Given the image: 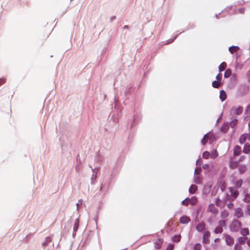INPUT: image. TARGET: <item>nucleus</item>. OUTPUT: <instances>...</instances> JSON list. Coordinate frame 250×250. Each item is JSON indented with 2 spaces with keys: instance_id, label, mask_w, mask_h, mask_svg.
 <instances>
[{
  "instance_id": "f257e3e1",
  "label": "nucleus",
  "mask_w": 250,
  "mask_h": 250,
  "mask_svg": "<svg viewBox=\"0 0 250 250\" xmlns=\"http://www.w3.org/2000/svg\"><path fill=\"white\" fill-rule=\"evenodd\" d=\"M242 227V223L238 220L233 219L229 225V229L231 231L236 232L239 231Z\"/></svg>"
},
{
  "instance_id": "f03ea898",
  "label": "nucleus",
  "mask_w": 250,
  "mask_h": 250,
  "mask_svg": "<svg viewBox=\"0 0 250 250\" xmlns=\"http://www.w3.org/2000/svg\"><path fill=\"white\" fill-rule=\"evenodd\" d=\"M243 111V108L240 105L234 106L230 110V112L233 115H240Z\"/></svg>"
},
{
  "instance_id": "7ed1b4c3",
  "label": "nucleus",
  "mask_w": 250,
  "mask_h": 250,
  "mask_svg": "<svg viewBox=\"0 0 250 250\" xmlns=\"http://www.w3.org/2000/svg\"><path fill=\"white\" fill-rule=\"evenodd\" d=\"M234 215L237 218L243 217L244 215L242 209L240 208H236L234 209Z\"/></svg>"
},
{
  "instance_id": "20e7f679",
  "label": "nucleus",
  "mask_w": 250,
  "mask_h": 250,
  "mask_svg": "<svg viewBox=\"0 0 250 250\" xmlns=\"http://www.w3.org/2000/svg\"><path fill=\"white\" fill-rule=\"evenodd\" d=\"M226 244L228 245L231 246L234 243V239L230 235L227 234H224Z\"/></svg>"
},
{
  "instance_id": "39448f33",
  "label": "nucleus",
  "mask_w": 250,
  "mask_h": 250,
  "mask_svg": "<svg viewBox=\"0 0 250 250\" xmlns=\"http://www.w3.org/2000/svg\"><path fill=\"white\" fill-rule=\"evenodd\" d=\"M207 212H211L212 214H216L218 213V209L216 208H215L214 205L211 204L208 206V208L207 209Z\"/></svg>"
},
{
  "instance_id": "423d86ee",
  "label": "nucleus",
  "mask_w": 250,
  "mask_h": 250,
  "mask_svg": "<svg viewBox=\"0 0 250 250\" xmlns=\"http://www.w3.org/2000/svg\"><path fill=\"white\" fill-rule=\"evenodd\" d=\"M248 169L247 165L241 164L239 165L238 167L239 173L240 174H243L247 171Z\"/></svg>"
},
{
  "instance_id": "0eeeda50",
  "label": "nucleus",
  "mask_w": 250,
  "mask_h": 250,
  "mask_svg": "<svg viewBox=\"0 0 250 250\" xmlns=\"http://www.w3.org/2000/svg\"><path fill=\"white\" fill-rule=\"evenodd\" d=\"M210 235V233L209 231H206L204 233L203 237V242L204 244H208L209 243V238Z\"/></svg>"
},
{
  "instance_id": "6e6552de",
  "label": "nucleus",
  "mask_w": 250,
  "mask_h": 250,
  "mask_svg": "<svg viewBox=\"0 0 250 250\" xmlns=\"http://www.w3.org/2000/svg\"><path fill=\"white\" fill-rule=\"evenodd\" d=\"M243 183V180L242 179H239L234 180L233 181L234 188L238 189L240 188Z\"/></svg>"
},
{
  "instance_id": "1a4fd4ad",
  "label": "nucleus",
  "mask_w": 250,
  "mask_h": 250,
  "mask_svg": "<svg viewBox=\"0 0 250 250\" xmlns=\"http://www.w3.org/2000/svg\"><path fill=\"white\" fill-rule=\"evenodd\" d=\"M206 227V224L204 222H201L199 223L196 226V229L199 232L202 231L204 229H205Z\"/></svg>"
},
{
  "instance_id": "9d476101",
  "label": "nucleus",
  "mask_w": 250,
  "mask_h": 250,
  "mask_svg": "<svg viewBox=\"0 0 250 250\" xmlns=\"http://www.w3.org/2000/svg\"><path fill=\"white\" fill-rule=\"evenodd\" d=\"M164 240L162 239H158L154 242V246L156 249H160L163 243Z\"/></svg>"
},
{
  "instance_id": "9b49d317",
  "label": "nucleus",
  "mask_w": 250,
  "mask_h": 250,
  "mask_svg": "<svg viewBox=\"0 0 250 250\" xmlns=\"http://www.w3.org/2000/svg\"><path fill=\"white\" fill-rule=\"evenodd\" d=\"M229 192L231 193V196L234 198H236L239 192L238 190H234L232 187H230L229 188Z\"/></svg>"
},
{
  "instance_id": "f8f14e48",
  "label": "nucleus",
  "mask_w": 250,
  "mask_h": 250,
  "mask_svg": "<svg viewBox=\"0 0 250 250\" xmlns=\"http://www.w3.org/2000/svg\"><path fill=\"white\" fill-rule=\"evenodd\" d=\"M239 162L231 161L229 162V167L232 169H234L239 167Z\"/></svg>"
},
{
  "instance_id": "ddd939ff",
  "label": "nucleus",
  "mask_w": 250,
  "mask_h": 250,
  "mask_svg": "<svg viewBox=\"0 0 250 250\" xmlns=\"http://www.w3.org/2000/svg\"><path fill=\"white\" fill-rule=\"evenodd\" d=\"M190 221V219L186 215L183 216L180 219V222L182 224H187Z\"/></svg>"
},
{
  "instance_id": "4468645a",
  "label": "nucleus",
  "mask_w": 250,
  "mask_h": 250,
  "mask_svg": "<svg viewBox=\"0 0 250 250\" xmlns=\"http://www.w3.org/2000/svg\"><path fill=\"white\" fill-rule=\"evenodd\" d=\"M240 233L244 236H246L250 234V231L248 228H241L239 230Z\"/></svg>"
},
{
  "instance_id": "2eb2a0df",
  "label": "nucleus",
  "mask_w": 250,
  "mask_h": 250,
  "mask_svg": "<svg viewBox=\"0 0 250 250\" xmlns=\"http://www.w3.org/2000/svg\"><path fill=\"white\" fill-rule=\"evenodd\" d=\"M241 151V148L239 146H236L234 147V150H233V154L234 156H238L240 152Z\"/></svg>"
},
{
  "instance_id": "dca6fc26",
  "label": "nucleus",
  "mask_w": 250,
  "mask_h": 250,
  "mask_svg": "<svg viewBox=\"0 0 250 250\" xmlns=\"http://www.w3.org/2000/svg\"><path fill=\"white\" fill-rule=\"evenodd\" d=\"M248 137V134H242L239 138V143L241 144H244Z\"/></svg>"
},
{
  "instance_id": "f3484780",
  "label": "nucleus",
  "mask_w": 250,
  "mask_h": 250,
  "mask_svg": "<svg viewBox=\"0 0 250 250\" xmlns=\"http://www.w3.org/2000/svg\"><path fill=\"white\" fill-rule=\"evenodd\" d=\"M206 134H208V141L209 144H211L215 139L214 135L212 133L208 132Z\"/></svg>"
},
{
  "instance_id": "a211bd4d",
  "label": "nucleus",
  "mask_w": 250,
  "mask_h": 250,
  "mask_svg": "<svg viewBox=\"0 0 250 250\" xmlns=\"http://www.w3.org/2000/svg\"><path fill=\"white\" fill-rule=\"evenodd\" d=\"M198 189V187L195 185H192L190 186L189 188V192L190 193L193 194L195 193Z\"/></svg>"
},
{
  "instance_id": "6ab92c4d",
  "label": "nucleus",
  "mask_w": 250,
  "mask_h": 250,
  "mask_svg": "<svg viewBox=\"0 0 250 250\" xmlns=\"http://www.w3.org/2000/svg\"><path fill=\"white\" fill-rule=\"evenodd\" d=\"M220 99L222 101H225L227 98V95L224 90H221L220 91Z\"/></svg>"
},
{
  "instance_id": "aec40b11",
  "label": "nucleus",
  "mask_w": 250,
  "mask_h": 250,
  "mask_svg": "<svg viewBox=\"0 0 250 250\" xmlns=\"http://www.w3.org/2000/svg\"><path fill=\"white\" fill-rule=\"evenodd\" d=\"M229 215V213L228 210H224L221 213V217L222 219H225L227 218Z\"/></svg>"
},
{
  "instance_id": "412c9836",
  "label": "nucleus",
  "mask_w": 250,
  "mask_h": 250,
  "mask_svg": "<svg viewBox=\"0 0 250 250\" xmlns=\"http://www.w3.org/2000/svg\"><path fill=\"white\" fill-rule=\"evenodd\" d=\"M243 152L245 153L248 154L250 152V145L246 143L243 148Z\"/></svg>"
},
{
  "instance_id": "4be33fe9",
  "label": "nucleus",
  "mask_w": 250,
  "mask_h": 250,
  "mask_svg": "<svg viewBox=\"0 0 250 250\" xmlns=\"http://www.w3.org/2000/svg\"><path fill=\"white\" fill-rule=\"evenodd\" d=\"M227 67V63L225 62H222L219 66V70L221 72L224 71Z\"/></svg>"
},
{
  "instance_id": "5701e85b",
  "label": "nucleus",
  "mask_w": 250,
  "mask_h": 250,
  "mask_svg": "<svg viewBox=\"0 0 250 250\" xmlns=\"http://www.w3.org/2000/svg\"><path fill=\"white\" fill-rule=\"evenodd\" d=\"M219 186L222 191H224L226 188V185L225 181H221L219 183Z\"/></svg>"
},
{
  "instance_id": "b1692460",
  "label": "nucleus",
  "mask_w": 250,
  "mask_h": 250,
  "mask_svg": "<svg viewBox=\"0 0 250 250\" xmlns=\"http://www.w3.org/2000/svg\"><path fill=\"white\" fill-rule=\"evenodd\" d=\"M229 50L231 54H233L239 50V47L238 46H232L229 47Z\"/></svg>"
},
{
  "instance_id": "393cba45",
  "label": "nucleus",
  "mask_w": 250,
  "mask_h": 250,
  "mask_svg": "<svg viewBox=\"0 0 250 250\" xmlns=\"http://www.w3.org/2000/svg\"><path fill=\"white\" fill-rule=\"evenodd\" d=\"M221 85V82L218 81H214L212 83V86L213 87L218 88Z\"/></svg>"
},
{
  "instance_id": "a878e982",
  "label": "nucleus",
  "mask_w": 250,
  "mask_h": 250,
  "mask_svg": "<svg viewBox=\"0 0 250 250\" xmlns=\"http://www.w3.org/2000/svg\"><path fill=\"white\" fill-rule=\"evenodd\" d=\"M181 238V236L180 234L175 235L172 237V240L173 242L178 243L180 242Z\"/></svg>"
},
{
  "instance_id": "bb28decb",
  "label": "nucleus",
  "mask_w": 250,
  "mask_h": 250,
  "mask_svg": "<svg viewBox=\"0 0 250 250\" xmlns=\"http://www.w3.org/2000/svg\"><path fill=\"white\" fill-rule=\"evenodd\" d=\"M247 239V237H239L238 238V242L240 245H244Z\"/></svg>"
},
{
  "instance_id": "cd10ccee",
  "label": "nucleus",
  "mask_w": 250,
  "mask_h": 250,
  "mask_svg": "<svg viewBox=\"0 0 250 250\" xmlns=\"http://www.w3.org/2000/svg\"><path fill=\"white\" fill-rule=\"evenodd\" d=\"M198 199L196 196H193L190 199V203L192 205H195L197 203Z\"/></svg>"
},
{
  "instance_id": "c85d7f7f",
  "label": "nucleus",
  "mask_w": 250,
  "mask_h": 250,
  "mask_svg": "<svg viewBox=\"0 0 250 250\" xmlns=\"http://www.w3.org/2000/svg\"><path fill=\"white\" fill-rule=\"evenodd\" d=\"M231 75V70L230 68L227 69L224 74V77L226 78H228Z\"/></svg>"
},
{
  "instance_id": "c756f323",
  "label": "nucleus",
  "mask_w": 250,
  "mask_h": 250,
  "mask_svg": "<svg viewBox=\"0 0 250 250\" xmlns=\"http://www.w3.org/2000/svg\"><path fill=\"white\" fill-rule=\"evenodd\" d=\"M194 182L196 184H199L202 182V178L200 177V176L196 175V176L194 177Z\"/></svg>"
},
{
  "instance_id": "7c9ffc66",
  "label": "nucleus",
  "mask_w": 250,
  "mask_h": 250,
  "mask_svg": "<svg viewBox=\"0 0 250 250\" xmlns=\"http://www.w3.org/2000/svg\"><path fill=\"white\" fill-rule=\"evenodd\" d=\"M208 134H206L204 136L203 138L201 140V143L203 145H205L208 141Z\"/></svg>"
},
{
  "instance_id": "2f4dec72",
  "label": "nucleus",
  "mask_w": 250,
  "mask_h": 250,
  "mask_svg": "<svg viewBox=\"0 0 250 250\" xmlns=\"http://www.w3.org/2000/svg\"><path fill=\"white\" fill-rule=\"evenodd\" d=\"M223 232V228L217 226L214 229V233L216 234L221 233Z\"/></svg>"
},
{
  "instance_id": "473e14b6",
  "label": "nucleus",
  "mask_w": 250,
  "mask_h": 250,
  "mask_svg": "<svg viewBox=\"0 0 250 250\" xmlns=\"http://www.w3.org/2000/svg\"><path fill=\"white\" fill-rule=\"evenodd\" d=\"M218 152L216 150H215L211 152V153L210 154V156L211 158L212 159H215L216 157H218Z\"/></svg>"
},
{
  "instance_id": "72a5a7b5",
  "label": "nucleus",
  "mask_w": 250,
  "mask_h": 250,
  "mask_svg": "<svg viewBox=\"0 0 250 250\" xmlns=\"http://www.w3.org/2000/svg\"><path fill=\"white\" fill-rule=\"evenodd\" d=\"M244 201L247 203L250 202V194L247 193L244 198Z\"/></svg>"
},
{
  "instance_id": "f704fd0d",
  "label": "nucleus",
  "mask_w": 250,
  "mask_h": 250,
  "mask_svg": "<svg viewBox=\"0 0 250 250\" xmlns=\"http://www.w3.org/2000/svg\"><path fill=\"white\" fill-rule=\"evenodd\" d=\"M79 227V221L78 219H76L73 225V230L74 231H76Z\"/></svg>"
},
{
  "instance_id": "c9c22d12",
  "label": "nucleus",
  "mask_w": 250,
  "mask_h": 250,
  "mask_svg": "<svg viewBox=\"0 0 250 250\" xmlns=\"http://www.w3.org/2000/svg\"><path fill=\"white\" fill-rule=\"evenodd\" d=\"M226 222L224 219L221 220L219 221V222H218V226L223 228V227L226 226Z\"/></svg>"
},
{
  "instance_id": "e433bc0d",
  "label": "nucleus",
  "mask_w": 250,
  "mask_h": 250,
  "mask_svg": "<svg viewBox=\"0 0 250 250\" xmlns=\"http://www.w3.org/2000/svg\"><path fill=\"white\" fill-rule=\"evenodd\" d=\"M202 246L199 243H196L194 245L193 250H201Z\"/></svg>"
},
{
  "instance_id": "4c0bfd02",
  "label": "nucleus",
  "mask_w": 250,
  "mask_h": 250,
  "mask_svg": "<svg viewBox=\"0 0 250 250\" xmlns=\"http://www.w3.org/2000/svg\"><path fill=\"white\" fill-rule=\"evenodd\" d=\"M189 203H190V199L189 198H186L182 202V204L186 206L188 205Z\"/></svg>"
},
{
  "instance_id": "58836bf2",
  "label": "nucleus",
  "mask_w": 250,
  "mask_h": 250,
  "mask_svg": "<svg viewBox=\"0 0 250 250\" xmlns=\"http://www.w3.org/2000/svg\"><path fill=\"white\" fill-rule=\"evenodd\" d=\"M237 122H238V120L237 119L233 120L229 123L230 126L231 127H234L237 124Z\"/></svg>"
},
{
  "instance_id": "ea45409f",
  "label": "nucleus",
  "mask_w": 250,
  "mask_h": 250,
  "mask_svg": "<svg viewBox=\"0 0 250 250\" xmlns=\"http://www.w3.org/2000/svg\"><path fill=\"white\" fill-rule=\"evenodd\" d=\"M210 156L209 152L206 151L203 153L202 156L204 159H208Z\"/></svg>"
},
{
  "instance_id": "a19ab883",
  "label": "nucleus",
  "mask_w": 250,
  "mask_h": 250,
  "mask_svg": "<svg viewBox=\"0 0 250 250\" xmlns=\"http://www.w3.org/2000/svg\"><path fill=\"white\" fill-rule=\"evenodd\" d=\"M201 172V168L200 167H196L194 170V174L195 175H198Z\"/></svg>"
},
{
  "instance_id": "79ce46f5",
  "label": "nucleus",
  "mask_w": 250,
  "mask_h": 250,
  "mask_svg": "<svg viewBox=\"0 0 250 250\" xmlns=\"http://www.w3.org/2000/svg\"><path fill=\"white\" fill-rule=\"evenodd\" d=\"M222 78V74L221 72H220L219 74H218L216 77V79L217 81H218L219 82H221Z\"/></svg>"
},
{
  "instance_id": "37998d69",
  "label": "nucleus",
  "mask_w": 250,
  "mask_h": 250,
  "mask_svg": "<svg viewBox=\"0 0 250 250\" xmlns=\"http://www.w3.org/2000/svg\"><path fill=\"white\" fill-rule=\"evenodd\" d=\"M228 126L227 125H225L221 128V131L225 133L228 131Z\"/></svg>"
},
{
  "instance_id": "c03bdc74",
  "label": "nucleus",
  "mask_w": 250,
  "mask_h": 250,
  "mask_svg": "<svg viewBox=\"0 0 250 250\" xmlns=\"http://www.w3.org/2000/svg\"><path fill=\"white\" fill-rule=\"evenodd\" d=\"M174 247V245L173 244H170L167 247L166 250H173Z\"/></svg>"
},
{
  "instance_id": "a18cd8bd",
  "label": "nucleus",
  "mask_w": 250,
  "mask_h": 250,
  "mask_svg": "<svg viewBox=\"0 0 250 250\" xmlns=\"http://www.w3.org/2000/svg\"><path fill=\"white\" fill-rule=\"evenodd\" d=\"M234 250H243L241 246L236 244L234 247Z\"/></svg>"
},
{
  "instance_id": "49530a36",
  "label": "nucleus",
  "mask_w": 250,
  "mask_h": 250,
  "mask_svg": "<svg viewBox=\"0 0 250 250\" xmlns=\"http://www.w3.org/2000/svg\"><path fill=\"white\" fill-rule=\"evenodd\" d=\"M245 113L247 115L250 114V104L247 107L245 111Z\"/></svg>"
},
{
  "instance_id": "de8ad7c7",
  "label": "nucleus",
  "mask_w": 250,
  "mask_h": 250,
  "mask_svg": "<svg viewBox=\"0 0 250 250\" xmlns=\"http://www.w3.org/2000/svg\"><path fill=\"white\" fill-rule=\"evenodd\" d=\"M210 187H208V188H207V187H205L204 189V192L206 193H208V192L210 190Z\"/></svg>"
},
{
  "instance_id": "09e8293b",
  "label": "nucleus",
  "mask_w": 250,
  "mask_h": 250,
  "mask_svg": "<svg viewBox=\"0 0 250 250\" xmlns=\"http://www.w3.org/2000/svg\"><path fill=\"white\" fill-rule=\"evenodd\" d=\"M6 82V79L4 78L0 79V86Z\"/></svg>"
},
{
  "instance_id": "8fccbe9b",
  "label": "nucleus",
  "mask_w": 250,
  "mask_h": 250,
  "mask_svg": "<svg viewBox=\"0 0 250 250\" xmlns=\"http://www.w3.org/2000/svg\"><path fill=\"white\" fill-rule=\"evenodd\" d=\"M247 212L248 214L250 215V205H248L247 206Z\"/></svg>"
},
{
  "instance_id": "3c124183",
  "label": "nucleus",
  "mask_w": 250,
  "mask_h": 250,
  "mask_svg": "<svg viewBox=\"0 0 250 250\" xmlns=\"http://www.w3.org/2000/svg\"><path fill=\"white\" fill-rule=\"evenodd\" d=\"M203 168L204 169H208L209 168V165L208 164H204L203 166Z\"/></svg>"
},
{
  "instance_id": "603ef678",
  "label": "nucleus",
  "mask_w": 250,
  "mask_h": 250,
  "mask_svg": "<svg viewBox=\"0 0 250 250\" xmlns=\"http://www.w3.org/2000/svg\"><path fill=\"white\" fill-rule=\"evenodd\" d=\"M227 207L229 208H231L233 207V204L232 203H229L227 205Z\"/></svg>"
},
{
  "instance_id": "864d4df0",
  "label": "nucleus",
  "mask_w": 250,
  "mask_h": 250,
  "mask_svg": "<svg viewBox=\"0 0 250 250\" xmlns=\"http://www.w3.org/2000/svg\"><path fill=\"white\" fill-rule=\"evenodd\" d=\"M201 162H202L201 160V159H198L197 160V161H196V165H199V166H200V164H201Z\"/></svg>"
},
{
  "instance_id": "5fc2aeb1",
  "label": "nucleus",
  "mask_w": 250,
  "mask_h": 250,
  "mask_svg": "<svg viewBox=\"0 0 250 250\" xmlns=\"http://www.w3.org/2000/svg\"><path fill=\"white\" fill-rule=\"evenodd\" d=\"M220 201H220V200L219 198H218V199H216V202H215V204H216V205L217 206H219V203Z\"/></svg>"
},
{
  "instance_id": "6e6d98bb",
  "label": "nucleus",
  "mask_w": 250,
  "mask_h": 250,
  "mask_svg": "<svg viewBox=\"0 0 250 250\" xmlns=\"http://www.w3.org/2000/svg\"><path fill=\"white\" fill-rule=\"evenodd\" d=\"M248 81L250 82V70L248 72Z\"/></svg>"
},
{
  "instance_id": "4d7b16f0",
  "label": "nucleus",
  "mask_w": 250,
  "mask_h": 250,
  "mask_svg": "<svg viewBox=\"0 0 250 250\" xmlns=\"http://www.w3.org/2000/svg\"><path fill=\"white\" fill-rule=\"evenodd\" d=\"M221 241V239L220 238H216L214 240V242L216 243H219Z\"/></svg>"
},
{
  "instance_id": "13d9d810",
  "label": "nucleus",
  "mask_w": 250,
  "mask_h": 250,
  "mask_svg": "<svg viewBox=\"0 0 250 250\" xmlns=\"http://www.w3.org/2000/svg\"><path fill=\"white\" fill-rule=\"evenodd\" d=\"M247 245H248V246L249 247H250V237L249 238V239H248V240L247 241Z\"/></svg>"
},
{
  "instance_id": "bf43d9fd",
  "label": "nucleus",
  "mask_w": 250,
  "mask_h": 250,
  "mask_svg": "<svg viewBox=\"0 0 250 250\" xmlns=\"http://www.w3.org/2000/svg\"><path fill=\"white\" fill-rule=\"evenodd\" d=\"M245 159V156H241L240 158V159L239 160V161H242L243 160H244Z\"/></svg>"
},
{
  "instance_id": "052dcab7",
  "label": "nucleus",
  "mask_w": 250,
  "mask_h": 250,
  "mask_svg": "<svg viewBox=\"0 0 250 250\" xmlns=\"http://www.w3.org/2000/svg\"><path fill=\"white\" fill-rule=\"evenodd\" d=\"M212 247H213L214 249H216L217 248L218 246L216 244L215 245H212Z\"/></svg>"
},
{
  "instance_id": "680f3d73",
  "label": "nucleus",
  "mask_w": 250,
  "mask_h": 250,
  "mask_svg": "<svg viewBox=\"0 0 250 250\" xmlns=\"http://www.w3.org/2000/svg\"><path fill=\"white\" fill-rule=\"evenodd\" d=\"M127 28V25L124 26V28Z\"/></svg>"
}]
</instances>
